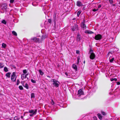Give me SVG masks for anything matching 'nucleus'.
<instances>
[{
	"label": "nucleus",
	"instance_id": "4468645a",
	"mask_svg": "<svg viewBox=\"0 0 120 120\" xmlns=\"http://www.w3.org/2000/svg\"><path fill=\"white\" fill-rule=\"evenodd\" d=\"M27 77V76H26V75H25L24 74H22L21 75V79L22 80H23L24 79H25Z\"/></svg>",
	"mask_w": 120,
	"mask_h": 120
},
{
	"label": "nucleus",
	"instance_id": "4d7b16f0",
	"mask_svg": "<svg viewBox=\"0 0 120 120\" xmlns=\"http://www.w3.org/2000/svg\"><path fill=\"white\" fill-rule=\"evenodd\" d=\"M56 16V15H55V16H54V17H55L56 18V16Z\"/></svg>",
	"mask_w": 120,
	"mask_h": 120
},
{
	"label": "nucleus",
	"instance_id": "b1692460",
	"mask_svg": "<svg viewBox=\"0 0 120 120\" xmlns=\"http://www.w3.org/2000/svg\"><path fill=\"white\" fill-rule=\"evenodd\" d=\"M39 72L40 73V74L41 75H42L44 74V73L42 72L41 70H39Z\"/></svg>",
	"mask_w": 120,
	"mask_h": 120
},
{
	"label": "nucleus",
	"instance_id": "1a4fd4ad",
	"mask_svg": "<svg viewBox=\"0 0 120 120\" xmlns=\"http://www.w3.org/2000/svg\"><path fill=\"white\" fill-rule=\"evenodd\" d=\"M95 57V55L94 53H92L90 56V58L92 60L94 59Z\"/></svg>",
	"mask_w": 120,
	"mask_h": 120
},
{
	"label": "nucleus",
	"instance_id": "13d9d810",
	"mask_svg": "<svg viewBox=\"0 0 120 120\" xmlns=\"http://www.w3.org/2000/svg\"><path fill=\"white\" fill-rule=\"evenodd\" d=\"M48 77H49V78L50 77V76H48Z\"/></svg>",
	"mask_w": 120,
	"mask_h": 120
},
{
	"label": "nucleus",
	"instance_id": "c03bdc74",
	"mask_svg": "<svg viewBox=\"0 0 120 120\" xmlns=\"http://www.w3.org/2000/svg\"><path fill=\"white\" fill-rule=\"evenodd\" d=\"M48 22L50 23H51V19H49L48 20Z\"/></svg>",
	"mask_w": 120,
	"mask_h": 120
},
{
	"label": "nucleus",
	"instance_id": "a19ab883",
	"mask_svg": "<svg viewBox=\"0 0 120 120\" xmlns=\"http://www.w3.org/2000/svg\"><path fill=\"white\" fill-rule=\"evenodd\" d=\"M11 67H12L16 69V67L14 65L12 64L11 65Z\"/></svg>",
	"mask_w": 120,
	"mask_h": 120
},
{
	"label": "nucleus",
	"instance_id": "5fc2aeb1",
	"mask_svg": "<svg viewBox=\"0 0 120 120\" xmlns=\"http://www.w3.org/2000/svg\"><path fill=\"white\" fill-rule=\"evenodd\" d=\"M85 60H84L83 61V63L84 64H85Z\"/></svg>",
	"mask_w": 120,
	"mask_h": 120
},
{
	"label": "nucleus",
	"instance_id": "a211bd4d",
	"mask_svg": "<svg viewBox=\"0 0 120 120\" xmlns=\"http://www.w3.org/2000/svg\"><path fill=\"white\" fill-rule=\"evenodd\" d=\"M97 115L98 116V118H99V119L101 120L102 119V116H101V114L100 113H98L97 114Z\"/></svg>",
	"mask_w": 120,
	"mask_h": 120
},
{
	"label": "nucleus",
	"instance_id": "9d476101",
	"mask_svg": "<svg viewBox=\"0 0 120 120\" xmlns=\"http://www.w3.org/2000/svg\"><path fill=\"white\" fill-rule=\"evenodd\" d=\"M76 5L80 7L82 5V4L80 1H78L77 2Z\"/></svg>",
	"mask_w": 120,
	"mask_h": 120
},
{
	"label": "nucleus",
	"instance_id": "69168bd1",
	"mask_svg": "<svg viewBox=\"0 0 120 120\" xmlns=\"http://www.w3.org/2000/svg\"><path fill=\"white\" fill-rule=\"evenodd\" d=\"M21 83L22 84V82H21Z\"/></svg>",
	"mask_w": 120,
	"mask_h": 120
},
{
	"label": "nucleus",
	"instance_id": "2f4dec72",
	"mask_svg": "<svg viewBox=\"0 0 120 120\" xmlns=\"http://www.w3.org/2000/svg\"><path fill=\"white\" fill-rule=\"evenodd\" d=\"M19 88L20 90H23V88L22 86H19Z\"/></svg>",
	"mask_w": 120,
	"mask_h": 120
},
{
	"label": "nucleus",
	"instance_id": "f8f14e48",
	"mask_svg": "<svg viewBox=\"0 0 120 120\" xmlns=\"http://www.w3.org/2000/svg\"><path fill=\"white\" fill-rule=\"evenodd\" d=\"M7 6L6 4H3L1 6V8L2 9H6L7 8Z\"/></svg>",
	"mask_w": 120,
	"mask_h": 120
},
{
	"label": "nucleus",
	"instance_id": "4c0bfd02",
	"mask_svg": "<svg viewBox=\"0 0 120 120\" xmlns=\"http://www.w3.org/2000/svg\"><path fill=\"white\" fill-rule=\"evenodd\" d=\"M98 8H97V9L94 8V9L93 10V11H94L95 12V11H98Z\"/></svg>",
	"mask_w": 120,
	"mask_h": 120
},
{
	"label": "nucleus",
	"instance_id": "7c9ffc66",
	"mask_svg": "<svg viewBox=\"0 0 120 120\" xmlns=\"http://www.w3.org/2000/svg\"><path fill=\"white\" fill-rule=\"evenodd\" d=\"M34 111L33 109L29 110V112L30 113H33L34 112Z\"/></svg>",
	"mask_w": 120,
	"mask_h": 120
},
{
	"label": "nucleus",
	"instance_id": "aec40b11",
	"mask_svg": "<svg viewBox=\"0 0 120 120\" xmlns=\"http://www.w3.org/2000/svg\"><path fill=\"white\" fill-rule=\"evenodd\" d=\"M32 5L34 6H36L38 5V4L36 2H33L32 4Z\"/></svg>",
	"mask_w": 120,
	"mask_h": 120
},
{
	"label": "nucleus",
	"instance_id": "864d4df0",
	"mask_svg": "<svg viewBox=\"0 0 120 120\" xmlns=\"http://www.w3.org/2000/svg\"><path fill=\"white\" fill-rule=\"evenodd\" d=\"M75 19H76V18H74L73 19H72V20H75Z\"/></svg>",
	"mask_w": 120,
	"mask_h": 120
},
{
	"label": "nucleus",
	"instance_id": "37998d69",
	"mask_svg": "<svg viewBox=\"0 0 120 120\" xmlns=\"http://www.w3.org/2000/svg\"><path fill=\"white\" fill-rule=\"evenodd\" d=\"M14 0H10V2L11 3H13L14 2Z\"/></svg>",
	"mask_w": 120,
	"mask_h": 120
},
{
	"label": "nucleus",
	"instance_id": "6e6552de",
	"mask_svg": "<svg viewBox=\"0 0 120 120\" xmlns=\"http://www.w3.org/2000/svg\"><path fill=\"white\" fill-rule=\"evenodd\" d=\"M81 40V36L80 34L78 33L76 38V40L78 41H80Z\"/></svg>",
	"mask_w": 120,
	"mask_h": 120
},
{
	"label": "nucleus",
	"instance_id": "72a5a7b5",
	"mask_svg": "<svg viewBox=\"0 0 120 120\" xmlns=\"http://www.w3.org/2000/svg\"><path fill=\"white\" fill-rule=\"evenodd\" d=\"M23 72L24 74H26L27 72L26 69L24 70L23 71Z\"/></svg>",
	"mask_w": 120,
	"mask_h": 120
},
{
	"label": "nucleus",
	"instance_id": "ea45409f",
	"mask_svg": "<svg viewBox=\"0 0 120 120\" xmlns=\"http://www.w3.org/2000/svg\"><path fill=\"white\" fill-rule=\"evenodd\" d=\"M109 1L111 4H112L113 3V1L112 0H109Z\"/></svg>",
	"mask_w": 120,
	"mask_h": 120
},
{
	"label": "nucleus",
	"instance_id": "ddd939ff",
	"mask_svg": "<svg viewBox=\"0 0 120 120\" xmlns=\"http://www.w3.org/2000/svg\"><path fill=\"white\" fill-rule=\"evenodd\" d=\"M37 111V109H35L34 112L32 113V114H30L29 115L30 116H33L34 115H35L36 114Z\"/></svg>",
	"mask_w": 120,
	"mask_h": 120
},
{
	"label": "nucleus",
	"instance_id": "bb28decb",
	"mask_svg": "<svg viewBox=\"0 0 120 120\" xmlns=\"http://www.w3.org/2000/svg\"><path fill=\"white\" fill-rule=\"evenodd\" d=\"M110 80L111 81H112L114 80L115 81H117V79L116 78H112Z\"/></svg>",
	"mask_w": 120,
	"mask_h": 120
},
{
	"label": "nucleus",
	"instance_id": "2eb2a0df",
	"mask_svg": "<svg viewBox=\"0 0 120 120\" xmlns=\"http://www.w3.org/2000/svg\"><path fill=\"white\" fill-rule=\"evenodd\" d=\"M72 68L75 70L76 71H77V66L75 64H73L72 65Z\"/></svg>",
	"mask_w": 120,
	"mask_h": 120
},
{
	"label": "nucleus",
	"instance_id": "a18cd8bd",
	"mask_svg": "<svg viewBox=\"0 0 120 120\" xmlns=\"http://www.w3.org/2000/svg\"><path fill=\"white\" fill-rule=\"evenodd\" d=\"M93 119H94V120H97V118L95 116L94 117H93Z\"/></svg>",
	"mask_w": 120,
	"mask_h": 120
},
{
	"label": "nucleus",
	"instance_id": "c756f323",
	"mask_svg": "<svg viewBox=\"0 0 120 120\" xmlns=\"http://www.w3.org/2000/svg\"><path fill=\"white\" fill-rule=\"evenodd\" d=\"M19 118H18L16 116H15L14 118V120H19Z\"/></svg>",
	"mask_w": 120,
	"mask_h": 120
},
{
	"label": "nucleus",
	"instance_id": "603ef678",
	"mask_svg": "<svg viewBox=\"0 0 120 120\" xmlns=\"http://www.w3.org/2000/svg\"><path fill=\"white\" fill-rule=\"evenodd\" d=\"M21 118L22 119H23V117L22 116H21Z\"/></svg>",
	"mask_w": 120,
	"mask_h": 120
},
{
	"label": "nucleus",
	"instance_id": "052dcab7",
	"mask_svg": "<svg viewBox=\"0 0 120 120\" xmlns=\"http://www.w3.org/2000/svg\"><path fill=\"white\" fill-rule=\"evenodd\" d=\"M39 120H43L42 119H39Z\"/></svg>",
	"mask_w": 120,
	"mask_h": 120
},
{
	"label": "nucleus",
	"instance_id": "58836bf2",
	"mask_svg": "<svg viewBox=\"0 0 120 120\" xmlns=\"http://www.w3.org/2000/svg\"><path fill=\"white\" fill-rule=\"evenodd\" d=\"M114 58H112L110 60V62H111V63L113 61V60H114Z\"/></svg>",
	"mask_w": 120,
	"mask_h": 120
},
{
	"label": "nucleus",
	"instance_id": "6ab92c4d",
	"mask_svg": "<svg viewBox=\"0 0 120 120\" xmlns=\"http://www.w3.org/2000/svg\"><path fill=\"white\" fill-rule=\"evenodd\" d=\"M11 74V73L10 72H8L6 74V76L8 78H9L10 77V75Z\"/></svg>",
	"mask_w": 120,
	"mask_h": 120
},
{
	"label": "nucleus",
	"instance_id": "412c9836",
	"mask_svg": "<svg viewBox=\"0 0 120 120\" xmlns=\"http://www.w3.org/2000/svg\"><path fill=\"white\" fill-rule=\"evenodd\" d=\"M12 34L15 36H17V34L16 33L15 31H12Z\"/></svg>",
	"mask_w": 120,
	"mask_h": 120
},
{
	"label": "nucleus",
	"instance_id": "20e7f679",
	"mask_svg": "<svg viewBox=\"0 0 120 120\" xmlns=\"http://www.w3.org/2000/svg\"><path fill=\"white\" fill-rule=\"evenodd\" d=\"M16 74L15 72H14L13 73L11 77V80L13 82L16 81V77L15 76Z\"/></svg>",
	"mask_w": 120,
	"mask_h": 120
},
{
	"label": "nucleus",
	"instance_id": "3c124183",
	"mask_svg": "<svg viewBox=\"0 0 120 120\" xmlns=\"http://www.w3.org/2000/svg\"><path fill=\"white\" fill-rule=\"evenodd\" d=\"M101 7V5H99L98 6V8H100Z\"/></svg>",
	"mask_w": 120,
	"mask_h": 120
},
{
	"label": "nucleus",
	"instance_id": "e433bc0d",
	"mask_svg": "<svg viewBox=\"0 0 120 120\" xmlns=\"http://www.w3.org/2000/svg\"><path fill=\"white\" fill-rule=\"evenodd\" d=\"M20 82L19 81V79H18L17 80V83H16V85H19V83Z\"/></svg>",
	"mask_w": 120,
	"mask_h": 120
},
{
	"label": "nucleus",
	"instance_id": "e2e57ef3",
	"mask_svg": "<svg viewBox=\"0 0 120 120\" xmlns=\"http://www.w3.org/2000/svg\"><path fill=\"white\" fill-rule=\"evenodd\" d=\"M65 1H66L67 0H64Z\"/></svg>",
	"mask_w": 120,
	"mask_h": 120
},
{
	"label": "nucleus",
	"instance_id": "a878e982",
	"mask_svg": "<svg viewBox=\"0 0 120 120\" xmlns=\"http://www.w3.org/2000/svg\"><path fill=\"white\" fill-rule=\"evenodd\" d=\"M77 64H78L79 63V61L80 59V57L79 56H78L77 57Z\"/></svg>",
	"mask_w": 120,
	"mask_h": 120
},
{
	"label": "nucleus",
	"instance_id": "c85d7f7f",
	"mask_svg": "<svg viewBox=\"0 0 120 120\" xmlns=\"http://www.w3.org/2000/svg\"><path fill=\"white\" fill-rule=\"evenodd\" d=\"M89 53L90 54L92 53H94L93 52V50L91 49L89 51Z\"/></svg>",
	"mask_w": 120,
	"mask_h": 120
},
{
	"label": "nucleus",
	"instance_id": "423d86ee",
	"mask_svg": "<svg viewBox=\"0 0 120 120\" xmlns=\"http://www.w3.org/2000/svg\"><path fill=\"white\" fill-rule=\"evenodd\" d=\"M102 36L101 34H98L95 36L94 38L96 40H99L102 39Z\"/></svg>",
	"mask_w": 120,
	"mask_h": 120
},
{
	"label": "nucleus",
	"instance_id": "9b49d317",
	"mask_svg": "<svg viewBox=\"0 0 120 120\" xmlns=\"http://www.w3.org/2000/svg\"><path fill=\"white\" fill-rule=\"evenodd\" d=\"M47 37V36L45 34H43L41 37V38L40 40H41V42L42 41L44 40Z\"/></svg>",
	"mask_w": 120,
	"mask_h": 120
},
{
	"label": "nucleus",
	"instance_id": "c9c22d12",
	"mask_svg": "<svg viewBox=\"0 0 120 120\" xmlns=\"http://www.w3.org/2000/svg\"><path fill=\"white\" fill-rule=\"evenodd\" d=\"M101 113L103 115L105 116L106 115V114L104 112L101 111Z\"/></svg>",
	"mask_w": 120,
	"mask_h": 120
},
{
	"label": "nucleus",
	"instance_id": "dca6fc26",
	"mask_svg": "<svg viewBox=\"0 0 120 120\" xmlns=\"http://www.w3.org/2000/svg\"><path fill=\"white\" fill-rule=\"evenodd\" d=\"M85 33H87L88 34H93L94 33L91 31H88V30L86 31L85 32Z\"/></svg>",
	"mask_w": 120,
	"mask_h": 120
},
{
	"label": "nucleus",
	"instance_id": "49530a36",
	"mask_svg": "<svg viewBox=\"0 0 120 120\" xmlns=\"http://www.w3.org/2000/svg\"><path fill=\"white\" fill-rule=\"evenodd\" d=\"M79 50H76V54H79Z\"/></svg>",
	"mask_w": 120,
	"mask_h": 120
},
{
	"label": "nucleus",
	"instance_id": "5701e85b",
	"mask_svg": "<svg viewBox=\"0 0 120 120\" xmlns=\"http://www.w3.org/2000/svg\"><path fill=\"white\" fill-rule=\"evenodd\" d=\"M4 71L5 72H6L8 71V70L6 67H5L4 68Z\"/></svg>",
	"mask_w": 120,
	"mask_h": 120
},
{
	"label": "nucleus",
	"instance_id": "f257e3e1",
	"mask_svg": "<svg viewBox=\"0 0 120 120\" xmlns=\"http://www.w3.org/2000/svg\"><path fill=\"white\" fill-rule=\"evenodd\" d=\"M71 30L73 31L79 30L78 26L76 24H74L73 26H71Z\"/></svg>",
	"mask_w": 120,
	"mask_h": 120
},
{
	"label": "nucleus",
	"instance_id": "473e14b6",
	"mask_svg": "<svg viewBox=\"0 0 120 120\" xmlns=\"http://www.w3.org/2000/svg\"><path fill=\"white\" fill-rule=\"evenodd\" d=\"M81 12L82 11H81L80 10L79 11L77 12V15H80Z\"/></svg>",
	"mask_w": 120,
	"mask_h": 120
},
{
	"label": "nucleus",
	"instance_id": "7ed1b4c3",
	"mask_svg": "<svg viewBox=\"0 0 120 120\" xmlns=\"http://www.w3.org/2000/svg\"><path fill=\"white\" fill-rule=\"evenodd\" d=\"M52 84L56 87H58L59 86L60 82L57 81L56 80L54 79H52Z\"/></svg>",
	"mask_w": 120,
	"mask_h": 120
},
{
	"label": "nucleus",
	"instance_id": "6e6d98bb",
	"mask_svg": "<svg viewBox=\"0 0 120 120\" xmlns=\"http://www.w3.org/2000/svg\"><path fill=\"white\" fill-rule=\"evenodd\" d=\"M28 75V74H26L25 75H26V76H27Z\"/></svg>",
	"mask_w": 120,
	"mask_h": 120
},
{
	"label": "nucleus",
	"instance_id": "39448f33",
	"mask_svg": "<svg viewBox=\"0 0 120 120\" xmlns=\"http://www.w3.org/2000/svg\"><path fill=\"white\" fill-rule=\"evenodd\" d=\"M81 27L83 29V30L86 29V26L85 24V20L84 19L83 20V21L81 23Z\"/></svg>",
	"mask_w": 120,
	"mask_h": 120
},
{
	"label": "nucleus",
	"instance_id": "79ce46f5",
	"mask_svg": "<svg viewBox=\"0 0 120 120\" xmlns=\"http://www.w3.org/2000/svg\"><path fill=\"white\" fill-rule=\"evenodd\" d=\"M31 81L33 83H35L36 82V81H35L34 80L32 79L31 80Z\"/></svg>",
	"mask_w": 120,
	"mask_h": 120
},
{
	"label": "nucleus",
	"instance_id": "bf43d9fd",
	"mask_svg": "<svg viewBox=\"0 0 120 120\" xmlns=\"http://www.w3.org/2000/svg\"><path fill=\"white\" fill-rule=\"evenodd\" d=\"M9 120H12L11 119H9Z\"/></svg>",
	"mask_w": 120,
	"mask_h": 120
},
{
	"label": "nucleus",
	"instance_id": "393cba45",
	"mask_svg": "<svg viewBox=\"0 0 120 120\" xmlns=\"http://www.w3.org/2000/svg\"><path fill=\"white\" fill-rule=\"evenodd\" d=\"M1 23L5 25L7 24L6 22L4 20H3L2 21Z\"/></svg>",
	"mask_w": 120,
	"mask_h": 120
},
{
	"label": "nucleus",
	"instance_id": "cd10ccee",
	"mask_svg": "<svg viewBox=\"0 0 120 120\" xmlns=\"http://www.w3.org/2000/svg\"><path fill=\"white\" fill-rule=\"evenodd\" d=\"M2 46L4 48H5L6 46V45L4 43H3L2 44Z\"/></svg>",
	"mask_w": 120,
	"mask_h": 120
},
{
	"label": "nucleus",
	"instance_id": "de8ad7c7",
	"mask_svg": "<svg viewBox=\"0 0 120 120\" xmlns=\"http://www.w3.org/2000/svg\"><path fill=\"white\" fill-rule=\"evenodd\" d=\"M52 101L51 103V104L52 105H53L54 104V102L52 100Z\"/></svg>",
	"mask_w": 120,
	"mask_h": 120
},
{
	"label": "nucleus",
	"instance_id": "0eeeda50",
	"mask_svg": "<svg viewBox=\"0 0 120 120\" xmlns=\"http://www.w3.org/2000/svg\"><path fill=\"white\" fill-rule=\"evenodd\" d=\"M78 94L80 95L79 96L84 94V92L82 91V89H80L78 91Z\"/></svg>",
	"mask_w": 120,
	"mask_h": 120
},
{
	"label": "nucleus",
	"instance_id": "f3484780",
	"mask_svg": "<svg viewBox=\"0 0 120 120\" xmlns=\"http://www.w3.org/2000/svg\"><path fill=\"white\" fill-rule=\"evenodd\" d=\"M23 86L25 88H26V89H28L29 88V86L28 84L27 83H26L25 84V85H24L23 84Z\"/></svg>",
	"mask_w": 120,
	"mask_h": 120
},
{
	"label": "nucleus",
	"instance_id": "4be33fe9",
	"mask_svg": "<svg viewBox=\"0 0 120 120\" xmlns=\"http://www.w3.org/2000/svg\"><path fill=\"white\" fill-rule=\"evenodd\" d=\"M31 98H34L35 97L34 94V93H32L31 94Z\"/></svg>",
	"mask_w": 120,
	"mask_h": 120
},
{
	"label": "nucleus",
	"instance_id": "680f3d73",
	"mask_svg": "<svg viewBox=\"0 0 120 120\" xmlns=\"http://www.w3.org/2000/svg\"><path fill=\"white\" fill-rule=\"evenodd\" d=\"M77 16L78 17H79V15H77Z\"/></svg>",
	"mask_w": 120,
	"mask_h": 120
},
{
	"label": "nucleus",
	"instance_id": "09e8293b",
	"mask_svg": "<svg viewBox=\"0 0 120 120\" xmlns=\"http://www.w3.org/2000/svg\"><path fill=\"white\" fill-rule=\"evenodd\" d=\"M117 85H120V82H117Z\"/></svg>",
	"mask_w": 120,
	"mask_h": 120
},
{
	"label": "nucleus",
	"instance_id": "8fccbe9b",
	"mask_svg": "<svg viewBox=\"0 0 120 120\" xmlns=\"http://www.w3.org/2000/svg\"><path fill=\"white\" fill-rule=\"evenodd\" d=\"M65 75L67 76H68V73L67 72H65Z\"/></svg>",
	"mask_w": 120,
	"mask_h": 120
},
{
	"label": "nucleus",
	"instance_id": "0e129e2a",
	"mask_svg": "<svg viewBox=\"0 0 120 120\" xmlns=\"http://www.w3.org/2000/svg\"><path fill=\"white\" fill-rule=\"evenodd\" d=\"M27 79H28V78H27Z\"/></svg>",
	"mask_w": 120,
	"mask_h": 120
},
{
	"label": "nucleus",
	"instance_id": "f704fd0d",
	"mask_svg": "<svg viewBox=\"0 0 120 120\" xmlns=\"http://www.w3.org/2000/svg\"><path fill=\"white\" fill-rule=\"evenodd\" d=\"M4 66L3 65V64L2 63H0V68H3L4 67Z\"/></svg>",
	"mask_w": 120,
	"mask_h": 120
},
{
	"label": "nucleus",
	"instance_id": "f03ea898",
	"mask_svg": "<svg viewBox=\"0 0 120 120\" xmlns=\"http://www.w3.org/2000/svg\"><path fill=\"white\" fill-rule=\"evenodd\" d=\"M31 40L36 43H40L41 42V40L39 38L35 37L32 38H31Z\"/></svg>",
	"mask_w": 120,
	"mask_h": 120
}]
</instances>
